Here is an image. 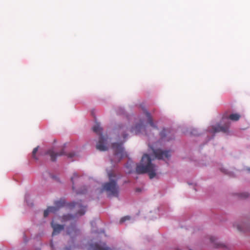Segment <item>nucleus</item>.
Segmentation results:
<instances>
[{
  "label": "nucleus",
  "mask_w": 250,
  "mask_h": 250,
  "mask_svg": "<svg viewBox=\"0 0 250 250\" xmlns=\"http://www.w3.org/2000/svg\"><path fill=\"white\" fill-rule=\"evenodd\" d=\"M136 171L138 174L147 173L150 179L153 178L156 174V166L152 164L151 160L147 154L143 156L141 163L137 166Z\"/></svg>",
  "instance_id": "nucleus-1"
},
{
  "label": "nucleus",
  "mask_w": 250,
  "mask_h": 250,
  "mask_svg": "<svg viewBox=\"0 0 250 250\" xmlns=\"http://www.w3.org/2000/svg\"><path fill=\"white\" fill-rule=\"evenodd\" d=\"M108 176L109 179V181L104 183L103 185L102 190L105 191L108 196L118 197L119 188L117 185V179H112V178H115L116 177L114 173L112 172H108Z\"/></svg>",
  "instance_id": "nucleus-2"
},
{
  "label": "nucleus",
  "mask_w": 250,
  "mask_h": 250,
  "mask_svg": "<svg viewBox=\"0 0 250 250\" xmlns=\"http://www.w3.org/2000/svg\"><path fill=\"white\" fill-rule=\"evenodd\" d=\"M93 131L100 135L99 140L96 145V148L100 151H106L108 149L106 145L107 138L103 135L102 133V128L99 123H96L92 128Z\"/></svg>",
  "instance_id": "nucleus-3"
},
{
  "label": "nucleus",
  "mask_w": 250,
  "mask_h": 250,
  "mask_svg": "<svg viewBox=\"0 0 250 250\" xmlns=\"http://www.w3.org/2000/svg\"><path fill=\"white\" fill-rule=\"evenodd\" d=\"M112 148L114 151V158L111 160V163H118L123 158L126 157L127 154L122 146V144L114 143L112 144Z\"/></svg>",
  "instance_id": "nucleus-4"
},
{
  "label": "nucleus",
  "mask_w": 250,
  "mask_h": 250,
  "mask_svg": "<svg viewBox=\"0 0 250 250\" xmlns=\"http://www.w3.org/2000/svg\"><path fill=\"white\" fill-rule=\"evenodd\" d=\"M153 153L155 157L158 159L164 160L165 158H168L170 157V151L167 150H162L160 149H153Z\"/></svg>",
  "instance_id": "nucleus-5"
},
{
  "label": "nucleus",
  "mask_w": 250,
  "mask_h": 250,
  "mask_svg": "<svg viewBox=\"0 0 250 250\" xmlns=\"http://www.w3.org/2000/svg\"><path fill=\"white\" fill-rule=\"evenodd\" d=\"M69 207L70 208H76L78 209V211L76 215L82 216L85 212V207L83 206L80 202H72L69 204Z\"/></svg>",
  "instance_id": "nucleus-6"
},
{
  "label": "nucleus",
  "mask_w": 250,
  "mask_h": 250,
  "mask_svg": "<svg viewBox=\"0 0 250 250\" xmlns=\"http://www.w3.org/2000/svg\"><path fill=\"white\" fill-rule=\"evenodd\" d=\"M229 123H227L225 124L224 125H217L215 126H212L213 132H222L224 133H226L228 131L229 126Z\"/></svg>",
  "instance_id": "nucleus-7"
},
{
  "label": "nucleus",
  "mask_w": 250,
  "mask_h": 250,
  "mask_svg": "<svg viewBox=\"0 0 250 250\" xmlns=\"http://www.w3.org/2000/svg\"><path fill=\"white\" fill-rule=\"evenodd\" d=\"M67 233L71 237L78 235L80 233V231L77 229L75 225H71L67 229Z\"/></svg>",
  "instance_id": "nucleus-8"
},
{
  "label": "nucleus",
  "mask_w": 250,
  "mask_h": 250,
  "mask_svg": "<svg viewBox=\"0 0 250 250\" xmlns=\"http://www.w3.org/2000/svg\"><path fill=\"white\" fill-rule=\"evenodd\" d=\"M89 250H111L106 246L104 243L100 245L98 243L92 244L90 245Z\"/></svg>",
  "instance_id": "nucleus-9"
},
{
  "label": "nucleus",
  "mask_w": 250,
  "mask_h": 250,
  "mask_svg": "<svg viewBox=\"0 0 250 250\" xmlns=\"http://www.w3.org/2000/svg\"><path fill=\"white\" fill-rule=\"evenodd\" d=\"M46 153L50 155L51 161L54 162L56 161L57 156L65 155L63 150H62L60 152L55 153L53 149H49Z\"/></svg>",
  "instance_id": "nucleus-10"
},
{
  "label": "nucleus",
  "mask_w": 250,
  "mask_h": 250,
  "mask_svg": "<svg viewBox=\"0 0 250 250\" xmlns=\"http://www.w3.org/2000/svg\"><path fill=\"white\" fill-rule=\"evenodd\" d=\"M51 226L53 229L52 235H55L59 234L64 229V226L61 225L55 224L52 222L51 223Z\"/></svg>",
  "instance_id": "nucleus-11"
},
{
  "label": "nucleus",
  "mask_w": 250,
  "mask_h": 250,
  "mask_svg": "<svg viewBox=\"0 0 250 250\" xmlns=\"http://www.w3.org/2000/svg\"><path fill=\"white\" fill-rule=\"evenodd\" d=\"M145 128V126L144 125L143 122L141 121L140 123L136 125L134 127H132L131 132L134 133L135 134H137L142 129Z\"/></svg>",
  "instance_id": "nucleus-12"
},
{
  "label": "nucleus",
  "mask_w": 250,
  "mask_h": 250,
  "mask_svg": "<svg viewBox=\"0 0 250 250\" xmlns=\"http://www.w3.org/2000/svg\"><path fill=\"white\" fill-rule=\"evenodd\" d=\"M210 240L211 242L214 243L215 247L217 248H224L226 247V246L225 244L217 242V239L214 236H211L210 237Z\"/></svg>",
  "instance_id": "nucleus-13"
},
{
  "label": "nucleus",
  "mask_w": 250,
  "mask_h": 250,
  "mask_svg": "<svg viewBox=\"0 0 250 250\" xmlns=\"http://www.w3.org/2000/svg\"><path fill=\"white\" fill-rule=\"evenodd\" d=\"M240 115L237 113H233L227 116L226 114L223 115V119H229L231 121H237L239 120Z\"/></svg>",
  "instance_id": "nucleus-14"
},
{
  "label": "nucleus",
  "mask_w": 250,
  "mask_h": 250,
  "mask_svg": "<svg viewBox=\"0 0 250 250\" xmlns=\"http://www.w3.org/2000/svg\"><path fill=\"white\" fill-rule=\"evenodd\" d=\"M145 113L147 119V122L150 125L154 128L158 129L157 126L153 123V119L150 114L147 111H146Z\"/></svg>",
  "instance_id": "nucleus-15"
},
{
  "label": "nucleus",
  "mask_w": 250,
  "mask_h": 250,
  "mask_svg": "<svg viewBox=\"0 0 250 250\" xmlns=\"http://www.w3.org/2000/svg\"><path fill=\"white\" fill-rule=\"evenodd\" d=\"M125 128V127L122 125H119L116 128L117 132L121 133L124 139H125L127 137V134L124 133Z\"/></svg>",
  "instance_id": "nucleus-16"
},
{
  "label": "nucleus",
  "mask_w": 250,
  "mask_h": 250,
  "mask_svg": "<svg viewBox=\"0 0 250 250\" xmlns=\"http://www.w3.org/2000/svg\"><path fill=\"white\" fill-rule=\"evenodd\" d=\"M57 211V208L56 207H48L46 210H44L43 213V216L44 217H46L49 212L55 213Z\"/></svg>",
  "instance_id": "nucleus-17"
},
{
  "label": "nucleus",
  "mask_w": 250,
  "mask_h": 250,
  "mask_svg": "<svg viewBox=\"0 0 250 250\" xmlns=\"http://www.w3.org/2000/svg\"><path fill=\"white\" fill-rule=\"evenodd\" d=\"M65 206V202L63 200H60L55 202V206L57 208V211L62 207Z\"/></svg>",
  "instance_id": "nucleus-18"
},
{
  "label": "nucleus",
  "mask_w": 250,
  "mask_h": 250,
  "mask_svg": "<svg viewBox=\"0 0 250 250\" xmlns=\"http://www.w3.org/2000/svg\"><path fill=\"white\" fill-rule=\"evenodd\" d=\"M79 177V175L76 173H74L72 177L71 178V181L72 185H72L73 189H74V185L75 180L78 179Z\"/></svg>",
  "instance_id": "nucleus-19"
},
{
  "label": "nucleus",
  "mask_w": 250,
  "mask_h": 250,
  "mask_svg": "<svg viewBox=\"0 0 250 250\" xmlns=\"http://www.w3.org/2000/svg\"><path fill=\"white\" fill-rule=\"evenodd\" d=\"M169 133V131L168 129H164L161 132H160V136L162 138H163L167 136L168 135V133Z\"/></svg>",
  "instance_id": "nucleus-20"
},
{
  "label": "nucleus",
  "mask_w": 250,
  "mask_h": 250,
  "mask_svg": "<svg viewBox=\"0 0 250 250\" xmlns=\"http://www.w3.org/2000/svg\"><path fill=\"white\" fill-rule=\"evenodd\" d=\"M73 218H74V216H73L72 215H70V214H67V215H63V216L62 217V220L63 221H65L71 220V219H73Z\"/></svg>",
  "instance_id": "nucleus-21"
},
{
  "label": "nucleus",
  "mask_w": 250,
  "mask_h": 250,
  "mask_svg": "<svg viewBox=\"0 0 250 250\" xmlns=\"http://www.w3.org/2000/svg\"><path fill=\"white\" fill-rule=\"evenodd\" d=\"M245 225V224H238L237 225L236 227L238 230L242 231H245L246 230V229L243 228V226Z\"/></svg>",
  "instance_id": "nucleus-22"
},
{
  "label": "nucleus",
  "mask_w": 250,
  "mask_h": 250,
  "mask_svg": "<svg viewBox=\"0 0 250 250\" xmlns=\"http://www.w3.org/2000/svg\"><path fill=\"white\" fill-rule=\"evenodd\" d=\"M38 150V146L34 148L32 151V157L33 158H34L36 160H37V158L36 157V154Z\"/></svg>",
  "instance_id": "nucleus-23"
},
{
  "label": "nucleus",
  "mask_w": 250,
  "mask_h": 250,
  "mask_svg": "<svg viewBox=\"0 0 250 250\" xmlns=\"http://www.w3.org/2000/svg\"><path fill=\"white\" fill-rule=\"evenodd\" d=\"M130 219V217L129 216H126L125 217H122L120 221V223H122L125 221L126 220H128Z\"/></svg>",
  "instance_id": "nucleus-24"
},
{
  "label": "nucleus",
  "mask_w": 250,
  "mask_h": 250,
  "mask_svg": "<svg viewBox=\"0 0 250 250\" xmlns=\"http://www.w3.org/2000/svg\"><path fill=\"white\" fill-rule=\"evenodd\" d=\"M66 155L67 156L68 158H72L76 155V154L74 152L69 153Z\"/></svg>",
  "instance_id": "nucleus-25"
},
{
  "label": "nucleus",
  "mask_w": 250,
  "mask_h": 250,
  "mask_svg": "<svg viewBox=\"0 0 250 250\" xmlns=\"http://www.w3.org/2000/svg\"><path fill=\"white\" fill-rule=\"evenodd\" d=\"M249 196V194L247 192H245L241 194V197L246 198Z\"/></svg>",
  "instance_id": "nucleus-26"
},
{
  "label": "nucleus",
  "mask_w": 250,
  "mask_h": 250,
  "mask_svg": "<svg viewBox=\"0 0 250 250\" xmlns=\"http://www.w3.org/2000/svg\"><path fill=\"white\" fill-rule=\"evenodd\" d=\"M220 170L225 174H227L226 170H225L224 168H221Z\"/></svg>",
  "instance_id": "nucleus-27"
},
{
  "label": "nucleus",
  "mask_w": 250,
  "mask_h": 250,
  "mask_svg": "<svg viewBox=\"0 0 250 250\" xmlns=\"http://www.w3.org/2000/svg\"><path fill=\"white\" fill-rule=\"evenodd\" d=\"M136 191L137 192H140L141 191V189L140 188H136Z\"/></svg>",
  "instance_id": "nucleus-28"
},
{
  "label": "nucleus",
  "mask_w": 250,
  "mask_h": 250,
  "mask_svg": "<svg viewBox=\"0 0 250 250\" xmlns=\"http://www.w3.org/2000/svg\"><path fill=\"white\" fill-rule=\"evenodd\" d=\"M65 250H70V249H69V248H65Z\"/></svg>",
  "instance_id": "nucleus-29"
},
{
  "label": "nucleus",
  "mask_w": 250,
  "mask_h": 250,
  "mask_svg": "<svg viewBox=\"0 0 250 250\" xmlns=\"http://www.w3.org/2000/svg\"><path fill=\"white\" fill-rule=\"evenodd\" d=\"M80 193H84V192H79Z\"/></svg>",
  "instance_id": "nucleus-30"
},
{
  "label": "nucleus",
  "mask_w": 250,
  "mask_h": 250,
  "mask_svg": "<svg viewBox=\"0 0 250 250\" xmlns=\"http://www.w3.org/2000/svg\"><path fill=\"white\" fill-rule=\"evenodd\" d=\"M248 170L250 172V168L248 169Z\"/></svg>",
  "instance_id": "nucleus-31"
}]
</instances>
